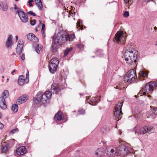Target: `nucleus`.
Listing matches in <instances>:
<instances>
[{"label":"nucleus","mask_w":157,"mask_h":157,"mask_svg":"<svg viewBox=\"0 0 157 157\" xmlns=\"http://www.w3.org/2000/svg\"><path fill=\"white\" fill-rule=\"evenodd\" d=\"M60 89L56 84L54 83L51 85V92L47 91L43 94L41 92H39L37 94L36 97L33 99V101L36 104L41 102L42 104H45L49 101V100L51 98L52 93H57Z\"/></svg>","instance_id":"nucleus-1"},{"label":"nucleus","mask_w":157,"mask_h":157,"mask_svg":"<svg viewBox=\"0 0 157 157\" xmlns=\"http://www.w3.org/2000/svg\"><path fill=\"white\" fill-rule=\"evenodd\" d=\"M75 38L73 34L68 35L63 33L60 32L53 39V42L51 47V49L54 52L58 48V46L61 43H64L68 40L72 41Z\"/></svg>","instance_id":"nucleus-2"},{"label":"nucleus","mask_w":157,"mask_h":157,"mask_svg":"<svg viewBox=\"0 0 157 157\" xmlns=\"http://www.w3.org/2000/svg\"><path fill=\"white\" fill-rule=\"evenodd\" d=\"M136 58L137 54L134 53L132 50H126L124 55L123 59L128 63L136 62Z\"/></svg>","instance_id":"nucleus-3"},{"label":"nucleus","mask_w":157,"mask_h":157,"mask_svg":"<svg viewBox=\"0 0 157 157\" xmlns=\"http://www.w3.org/2000/svg\"><path fill=\"white\" fill-rule=\"evenodd\" d=\"M137 78L136 71L133 69H130L127 73L126 75L124 78V81L128 83H131Z\"/></svg>","instance_id":"nucleus-4"},{"label":"nucleus","mask_w":157,"mask_h":157,"mask_svg":"<svg viewBox=\"0 0 157 157\" xmlns=\"http://www.w3.org/2000/svg\"><path fill=\"white\" fill-rule=\"evenodd\" d=\"M59 64V61L56 58H53L50 61L49 65L50 71L52 73H54L56 71L57 66Z\"/></svg>","instance_id":"nucleus-5"},{"label":"nucleus","mask_w":157,"mask_h":157,"mask_svg":"<svg viewBox=\"0 0 157 157\" xmlns=\"http://www.w3.org/2000/svg\"><path fill=\"white\" fill-rule=\"evenodd\" d=\"M105 153L110 157H118V153L116 148L111 147H108L106 148Z\"/></svg>","instance_id":"nucleus-6"},{"label":"nucleus","mask_w":157,"mask_h":157,"mask_svg":"<svg viewBox=\"0 0 157 157\" xmlns=\"http://www.w3.org/2000/svg\"><path fill=\"white\" fill-rule=\"evenodd\" d=\"M154 129L155 128L151 126L146 125L143 127L140 128L136 132L138 133L144 134L150 132H152Z\"/></svg>","instance_id":"nucleus-7"},{"label":"nucleus","mask_w":157,"mask_h":157,"mask_svg":"<svg viewBox=\"0 0 157 157\" xmlns=\"http://www.w3.org/2000/svg\"><path fill=\"white\" fill-rule=\"evenodd\" d=\"M118 155L123 157L129 152L128 148L124 144H121L120 145L118 149L117 150Z\"/></svg>","instance_id":"nucleus-8"},{"label":"nucleus","mask_w":157,"mask_h":157,"mask_svg":"<svg viewBox=\"0 0 157 157\" xmlns=\"http://www.w3.org/2000/svg\"><path fill=\"white\" fill-rule=\"evenodd\" d=\"M122 105L123 102H120L117 105L115 108L114 115L117 118H119L120 116L122 114L121 110Z\"/></svg>","instance_id":"nucleus-9"},{"label":"nucleus","mask_w":157,"mask_h":157,"mask_svg":"<svg viewBox=\"0 0 157 157\" xmlns=\"http://www.w3.org/2000/svg\"><path fill=\"white\" fill-rule=\"evenodd\" d=\"M17 13L18 14L21 20L24 23H27L28 21V16L25 13L20 10H17Z\"/></svg>","instance_id":"nucleus-10"},{"label":"nucleus","mask_w":157,"mask_h":157,"mask_svg":"<svg viewBox=\"0 0 157 157\" xmlns=\"http://www.w3.org/2000/svg\"><path fill=\"white\" fill-rule=\"evenodd\" d=\"M28 96L25 94H24L20 97L17 100L16 103L18 105H20L25 102L28 99Z\"/></svg>","instance_id":"nucleus-11"},{"label":"nucleus","mask_w":157,"mask_h":157,"mask_svg":"<svg viewBox=\"0 0 157 157\" xmlns=\"http://www.w3.org/2000/svg\"><path fill=\"white\" fill-rule=\"evenodd\" d=\"M124 37L123 33L122 31H118L115 35V40L117 42H121L123 40Z\"/></svg>","instance_id":"nucleus-12"},{"label":"nucleus","mask_w":157,"mask_h":157,"mask_svg":"<svg viewBox=\"0 0 157 157\" xmlns=\"http://www.w3.org/2000/svg\"><path fill=\"white\" fill-rule=\"evenodd\" d=\"M26 152L25 147L22 146L19 147L16 150V153L18 155H21L24 154Z\"/></svg>","instance_id":"nucleus-13"},{"label":"nucleus","mask_w":157,"mask_h":157,"mask_svg":"<svg viewBox=\"0 0 157 157\" xmlns=\"http://www.w3.org/2000/svg\"><path fill=\"white\" fill-rule=\"evenodd\" d=\"M151 84L149 82L148 84H147L145 87L143 88L144 91L147 94L151 93L153 90Z\"/></svg>","instance_id":"nucleus-14"},{"label":"nucleus","mask_w":157,"mask_h":157,"mask_svg":"<svg viewBox=\"0 0 157 157\" xmlns=\"http://www.w3.org/2000/svg\"><path fill=\"white\" fill-rule=\"evenodd\" d=\"M104 154V150L103 148L98 149L95 152V155L97 157H101Z\"/></svg>","instance_id":"nucleus-15"},{"label":"nucleus","mask_w":157,"mask_h":157,"mask_svg":"<svg viewBox=\"0 0 157 157\" xmlns=\"http://www.w3.org/2000/svg\"><path fill=\"white\" fill-rule=\"evenodd\" d=\"M12 40V35H9L6 43V45L7 48H10L12 46L13 44Z\"/></svg>","instance_id":"nucleus-16"},{"label":"nucleus","mask_w":157,"mask_h":157,"mask_svg":"<svg viewBox=\"0 0 157 157\" xmlns=\"http://www.w3.org/2000/svg\"><path fill=\"white\" fill-rule=\"evenodd\" d=\"M98 101L95 98L93 99H90L89 100V98H86V103H89L92 105H96Z\"/></svg>","instance_id":"nucleus-17"},{"label":"nucleus","mask_w":157,"mask_h":157,"mask_svg":"<svg viewBox=\"0 0 157 157\" xmlns=\"http://www.w3.org/2000/svg\"><path fill=\"white\" fill-rule=\"evenodd\" d=\"M26 80H27V79H25V77L23 75L19 76L18 79L19 84L21 86L25 84Z\"/></svg>","instance_id":"nucleus-18"},{"label":"nucleus","mask_w":157,"mask_h":157,"mask_svg":"<svg viewBox=\"0 0 157 157\" xmlns=\"http://www.w3.org/2000/svg\"><path fill=\"white\" fill-rule=\"evenodd\" d=\"M0 107L3 109H5L6 108L5 100L3 97H0Z\"/></svg>","instance_id":"nucleus-19"},{"label":"nucleus","mask_w":157,"mask_h":157,"mask_svg":"<svg viewBox=\"0 0 157 157\" xmlns=\"http://www.w3.org/2000/svg\"><path fill=\"white\" fill-rule=\"evenodd\" d=\"M63 116L62 113L60 112H58L56 113L54 119L55 121H60L63 120Z\"/></svg>","instance_id":"nucleus-20"},{"label":"nucleus","mask_w":157,"mask_h":157,"mask_svg":"<svg viewBox=\"0 0 157 157\" xmlns=\"http://www.w3.org/2000/svg\"><path fill=\"white\" fill-rule=\"evenodd\" d=\"M36 5L38 6L39 9L41 10L43 9V5L41 0H34Z\"/></svg>","instance_id":"nucleus-21"},{"label":"nucleus","mask_w":157,"mask_h":157,"mask_svg":"<svg viewBox=\"0 0 157 157\" xmlns=\"http://www.w3.org/2000/svg\"><path fill=\"white\" fill-rule=\"evenodd\" d=\"M15 140L14 139L10 140L8 141V143L6 144L7 146H8L9 147H11L14 144Z\"/></svg>","instance_id":"nucleus-22"},{"label":"nucleus","mask_w":157,"mask_h":157,"mask_svg":"<svg viewBox=\"0 0 157 157\" xmlns=\"http://www.w3.org/2000/svg\"><path fill=\"white\" fill-rule=\"evenodd\" d=\"M12 111L14 113L16 112L18 109V106L17 104H13L11 107Z\"/></svg>","instance_id":"nucleus-23"},{"label":"nucleus","mask_w":157,"mask_h":157,"mask_svg":"<svg viewBox=\"0 0 157 157\" xmlns=\"http://www.w3.org/2000/svg\"><path fill=\"white\" fill-rule=\"evenodd\" d=\"M43 48V46L41 45H39L37 44L36 46L35 47V50L38 53L40 54V51L39 50V48L40 49H41Z\"/></svg>","instance_id":"nucleus-24"},{"label":"nucleus","mask_w":157,"mask_h":157,"mask_svg":"<svg viewBox=\"0 0 157 157\" xmlns=\"http://www.w3.org/2000/svg\"><path fill=\"white\" fill-rule=\"evenodd\" d=\"M9 96V91L7 90H5L3 92V95L1 97H3L4 99L6 98Z\"/></svg>","instance_id":"nucleus-25"},{"label":"nucleus","mask_w":157,"mask_h":157,"mask_svg":"<svg viewBox=\"0 0 157 157\" xmlns=\"http://www.w3.org/2000/svg\"><path fill=\"white\" fill-rule=\"evenodd\" d=\"M139 74L142 76V77H146L147 75V73L143 71H140L139 72Z\"/></svg>","instance_id":"nucleus-26"},{"label":"nucleus","mask_w":157,"mask_h":157,"mask_svg":"<svg viewBox=\"0 0 157 157\" xmlns=\"http://www.w3.org/2000/svg\"><path fill=\"white\" fill-rule=\"evenodd\" d=\"M9 147L8 146H7V145H6L5 146L3 147L2 149V151L4 153H6L8 152V149Z\"/></svg>","instance_id":"nucleus-27"},{"label":"nucleus","mask_w":157,"mask_h":157,"mask_svg":"<svg viewBox=\"0 0 157 157\" xmlns=\"http://www.w3.org/2000/svg\"><path fill=\"white\" fill-rule=\"evenodd\" d=\"M73 48L72 47H71L70 48H67L64 52V56H66L72 50Z\"/></svg>","instance_id":"nucleus-28"},{"label":"nucleus","mask_w":157,"mask_h":157,"mask_svg":"<svg viewBox=\"0 0 157 157\" xmlns=\"http://www.w3.org/2000/svg\"><path fill=\"white\" fill-rule=\"evenodd\" d=\"M150 82L151 84V85L153 90L154 88H157V81H154L152 82Z\"/></svg>","instance_id":"nucleus-29"},{"label":"nucleus","mask_w":157,"mask_h":157,"mask_svg":"<svg viewBox=\"0 0 157 157\" xmlns=\"http://www.w3.org/2000/svg\"><path fill=\"white\" fill-rule=\"evenodd\" d=\"M34 36V35L32 33H30L27 35V37L29 40L31 41V40L33 38Z\"/></svg>","instance_id":"nucleus-30"},{"label":"nucleus","mask_w":157,"mask_h":157,"mask_svg":"<svg viewBox=\"0 0 157 157\" xmlns=\"http://www.w3.org/2000/svg\"><path fill=\"white\" fill-rule=\"evenodd\" d=\"M23 41H21V40H19L18 43L17 47L21 48H23Z\"/></svg>","instance_id":"nucleus-31"},{"label":"nucleus","mask_w":157,"mask_h":157,"mask_svg":"<svg viewBox=\"0 0 157 157\" xmlns=\"http://www.w3.org/2000/svg\"><path fill=\"white\" fill-rule=\"evenodd\" d=\"M38 39L34 35L33 38L31 40V41L33 42H37L38 41Z\"/></svg>","instance_id":"nucleus-32"},{"label":"nucleus","mask_w":157,"mask_h":157,"mask_svg":"<svg viewBox=\"0 0 157 157\" xmlns=\"http://www.w3.org/2000/svg\"><path fill=\"white\" fill-rule=\"evenodd\" d=\"M23 48H16V52L18 54H20L22 51Z\"/></svg>","instance_id":"nucleus-33"},{"label":"nucleus","mask_w":157,"mask_h":157,"mask_svg":"<svg viewBox=\"0 0 157 157\" xmlns=\"http://www.w3.org/2000/svg\"><path fill=\"white\" fill-rule=\"evenodd\" d=\"M8 9V6L6 4H4L2 6V9L3 11H6Z\"/></svg>","instance_id":"nucleus-34"},{"label":"nucleus","mask_w":157,"mask_h":157,"mask_svg":"<svg viewBox=\"0 0 157 157\" xmlns=\"http://www.w3.org/2000/svg\"><path fill=\"white\" fill-rule=\"evenodd\" d=\"M76 47L79 49H82L83 47V45L81 43H79L77 44Z\"/></svg>","instance_id":"nucleus-35"},{"label":"nucleus","mask_w":157,"mask_h":157,"mask_svg":"<svg viewBox=\"0 0 157 157\" xmlns=\"http://www.w3.org/2000/svg\"><path fill=\"white\" fill-rule=\"evenodd\" d=\"M146 93H145V91H144V89L143 88L142 89V90H141L139 93V94H141V96L142 95V94L143 95H145L146 94Z\"/></svg>","instance_id":"nucleus-36"},{"label":"nucleus","mask_w":157,"mask_h":157,"mask_svg":"<svg viewBox=\"0 0 157 157\" xmlns=\"http://www.w3.org/2000/svg\"><path fill=\"white\" fill-rule=\"evenodd\" d=\"M124 1L125 3H128V8H129L128 6H129L130 5H131L132 3V2L130 3V2H131V0H124Z\"/></svg>","instance_id":"nucleus-37"},{"label":"nucleus","mask_w":157,"mask_h":157,"mask_svg":"<svg viewBox=\"0 0 157 157\" xmlns=\"http://www.w3.org/2000/svg\"><path fill=\"white\" fill-rule=\"evenodd\" d=\"M152 113L155 115H157V107L154 108L153 110Z\"/></svg>","instance_id":"nucleus-38"},{"label":"nucleus","mask_w":157,"mask_h":157,"mask_svg":"<svg viewBox=\"0 0 157 157\" xmlns=\"http://www.w3.org/2000/svg\"><path fill=\"white\" fill-rule=\"evenodd\" d=\"M36 23V20L35 19H33L32 21H30V23L32 25H34Z\"/></svg>","instance_id":"nucleus-39"},{"label":"nucleus","mask_w":157,"mask_h":157,"mask_svg":"<svg viewBox=\"0 0 157 157\" xmlns=\"http://www.w3.org/2000/svg\"><path fill=\"white\" fill-rule=\"evenodd\" d=\"M129 16V13L128 11H125L124 14V16L125 17H128Z\"/></svg>","instance_id":"nucleus-40"},{"label":"nucleus","mask_w":157,"mask_h":157,"mask_svg":"<svg viewBox=\"0 0 157 157\" xmlns=\"http://www.w3.org/2000/svg\"><path fill=\"white\" fill-rule=\"evenodd\" d=\"M27 14H30L31 15H32L33 16H36V14L35 13H34L32 11H30L29 12H28L27 13Z\"/></svg>","instance_id":"nucleus-41"},{"label":"nucleus","mask_w":157,"mask_h":157,"mask_svg":"<svg viewBox=\"0 0 157 157\" xmlns=\"http://www.w3.org/2000/svg\"><path fill=\"white\" fill-rule=\"evenodd\" d=\"M16 131H18L17 128L14 129L10 131V133L13 134Z\"/></svg>","instance_id":"nucleus-42"},{"label":"nucleus","mask_w":157,"mask_h":157,"mask_svg":"<svg viewBox=\"0 0 157 157\" xmlns=\"http://www.w3.org/2000/svg\"><path fill=\"white\" fill-rule=\"evenodd\" d=\"M80 110L81 113H79V114H83L85 113V110L83 109H81Z\"/></svg>","instance_id":"nucleus-43"},{"label":"nucleus","mask_w":157,"mask_h":157,"mask_svg":"<svg viewBox=\"0 0 157 157\" xmlns=\"http://www.w3.org/2000/svg\"><path fill=\"white\" fill-rule=\"evenodd\" d=\"M3 125L0 122V129H2L3 128Z\"/></svg>","instance_id":"nucleus-44"},{"label":"nucleus","mask_w":157,"mask_h":157,"mask_svg":"<svg viewBox=\"0 0 157 157\" xmlns=\"http://www.w3.org/2000/svg\"><path fill=\"white\" fill-rule=\"evenodd\" d=\"M21 59L23 60L25 59V54L24 53L21 56Z\"/></svg>","instance_id":"nucleus-45"},{"label":"nucleus","mask_w":157,"mask_h":157,"mask_svg":"<svg viewBox=\"0 0 157 157\" xmlns=\"http://www.w3.org/2000/svg\"><path fill=\"white\" fill-rule=\"evenodd\" d=\"M14 9H15V10L17 9V10H20L18 8L16 4H14Z\"/></svg>","instance_id":"nucleus-46"},{"label":"nucleus","mask_w":157,"mask_h":157,"mask_svg":"<svg viewBox=\"0 0 157 157\" xmlns=\"http://www.w3.org/2000/svg\"><path fill=\"white\" fill-rule=\"evenodd\" d=\"M28 77H29V71H28L27 72L26 75V78H28Z\"/></svg>","instance_id":"nucleus-47"},{"label":"nucleus","mask_w":157,"mask_h":157,"mask_svg":"<svg viewBox=\"0 0 157 157\" xmlns=\"http://www.w3.org/2000/svg\"><path fill=\"white\" fill-rule=\"evenodd\" d=\"M41 32L44 35V36L45 35L44 33V29H41Z\"/></svg>","instance_id":"nucleus-48"},{"label":"nucleus","mask_w":157,"mask_h":157,"mask_svg":"<svg viewBox=\"0 0 157 157\" xmlns=\"http://www.w3.org/2000/svg\"><path fill=\"white\" fill-rule=\"evenodd\" d=\"M100 52L101 53V50H98V51H97L96 52V54H97V55H98V52Z\"/></svg>","instance_id":"nucleus-49"},{"label":"nucleus","mask_w":157,"mask_h":157,"mask_svg":"<svg viewBox=\"0 0 157 157\" xmlns=\"http://www.w3.org/2000/svg\"><path fill=\"white\" fill-rule=\"evenodd\" d=\"M145 2H148L153 0H143Z\"/></svg>","instance_id":"nucleus-50"},{"label":"nucleus","mask_w":157,"mask_h":157,"mask_svg":"<svg viewBox=\"0 0 157 157\" xmlns=\"http://www.w3.org/2000/svg\"><path fill=\"white\" fill-rule=\"evenodd\" d=\"M45 27V25L44 24H42L41 29H44Z\"/></svg>","instance_id":"nucleus-51"},{"label":"nucleus","mask_w":157,"mask_h":157,"mask_svg":"<svg viewBox=\"0 0 157 157\" xmlns=\"http://www.w3.org/2000/svg\"><path fill=\"white\" fill-rule=\"evenodd\" d=\"M75 13H71L70 14V15L72 16V17H73V16H74L75 15Z\"/></svg>","instance_id":"nucleus-52"},{"label":"nucleus","mask_w":157,"mask_h":157,"mask_svg":"<svg viewBox=\"0 0 157 157\" xmlns=\"http://www.w3.org/2000/svg\"><path fill=\"white\" fill-rule=\"evenodd\" d=\"M16 72V70H13V71L12 72L11 74L13 75H14V73L15 72Z\"/></svg>","instance_id":"nucleus-53"},{"label":"nucleus","mask_w":157,"mask_h":157,"mask_svg":"<svg viewBox=\"0 0 157 157\" xmlns=\"http://www.w3.org/2000/svg\"><path fill=\"white\" fill-rule=\"evenodd\" d=\"M33 2V0H29L28 1V2L29 3H30L31 2Z\"/></svg>","instance_id":"nucleus-54"},{"label":"nucleus","mask_w":157,"mask_h":157,"mask_svg":"<svg viewBox=\"0 0 157 157\" xmlns=\"http://www.w3.org/2000/svg\"><path fill=\"white\" fill-rule=\"evenodd\" d=\"M29 6H33V4L32 3H29Z\"/></svg>","instance_id":"nucleus-55"},{"label":"nucleus","mask_w":157,"mask_h":157,"mask_svg":"<svg viewBox=\"0 0 157 157\" xmlns=\"http://www.w3.org/2000/svg\"><path fill=\"white\" fill-rule=\"evenodd\" d=\"M15 38L16 40H17L18 39V36H16Z\"/></svg>","instance_id":"nucleus-56"},{"label":"nucleus","mask_w":157,"mask_h":157,"mask_svg":"<svg viewBox=\"0 0 157 157\" xmlns=\"http://www.w3.org/2000/svg\"><path fill=\"white\" fill-rule=\"evenodd\" d=\"M39 22H40V24H41V20H39Z\"/></svg>","instance_id":"nucleus-57"},{"label":"nucleus","mask_w":157,"mask_h":157,"mask_svg":"<svg viewBox=\"0 0 157 157\" xmlns=\"http://www.w3.org/2000/svg\"><path fill=\"white\" fill-rule=\"evenodd\" d=\"M154 29L155 30H156L157 29V27H154Z\"/></svg>","instance_id":"nucleus-58"},{"label":"nucleus","mask_w":157,"mask_h":157,"mask_svg":"<svg viewBox=\"0 0 157 157\" xmlns=\"http://www.w3.org/2000/svg\"><path fill=\"white\" fill-rule=\"evenodd\" d=\"M9 80V79L8 78H7V80H6V81H7V82H8Z\"/></svg>","instance_id":"nucleus-59"},{"label":"nucleus","mask_w":157,"mask_h":157,"mask_svg":"<svg viewBox=\"0 0 157 157\" xmlns=\"http://www.w3.org/2000/svg\"><path fill=\"white\" fill-rule=\"evenodd\" d=\"M1 113L0 112V118H1Z\"/></svg>","instance_id":"nucleus-60"},{"label":"nucleus","mask_w":157,"mask_h":157,"mask_svg":"<svg viewBox=\"0 0 157 157\" xmlns=\"http://www.w3.org/2000/svg\"><path fill=\"white\" fill-rule=\"evenodd\" d=\"M13 55H15V53H14H14H13Z\"/></svg>","instance_id":"nucleus-61"},{"label":"nucleus","mask_w":157,"mask_h":157,"mask_svg":"<svg viewBox=\"0 0 157 157\" xmlns=\"http://www.w3.org/2000/svg\"><path fill=\"white\" fill-rule=\"evenodd\" d=\"M2 78H4V76H2Z\"/></svg>","instance_id":"nucleus-62"},{"label":"nucleus","mask_w":157,"mask_h":157,"mask_svg":"<svg viewBox=\"0 0 157 157\" xmlns=\"http://www.w3.org/2000/svg\"><path fill=\"white\" fill-rule=\"evenodd\" d=\"M92 57H94V56H93Z\"/></svg>","instance_id":"nucleus-63"},{"label":"nucleus","mask_w":157,"mask_h":157,"mask_svg":"<svg viewBox=\"0 0 157 157\" xmlns=\"http://www.w3.org/2000/svg\"><path fill=\"white\" fill-rule=\"evenodd\" d=\"M16 1H18V0H15Z\"/></svg>","instance_id":"nucleus-64"}]
</instances>
